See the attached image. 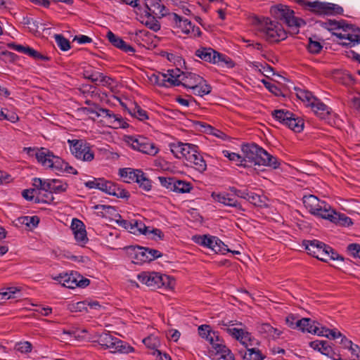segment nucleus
Segmentation results:
<instances>
[{"mask_svg":"<svg viewBox=\"0 0 360 360\" xmlns=\"http://www.w3.org/2000/svg\"><path fill=\"white\" fill-rule=\"evenodd\" d=\"M35 5L42 6L44 8H49L51 2H62L68 4H72L73 0H30Z\"/></svg>","mask_w":360,"mask_h":360,"instance_id":"nucleus-51","label":"nucleus"},{"mask_svg":"<svg viewBox=\"0 0 360 360\" xmlns=\"http://www.w3.org/2000/svg\"><path fill=\"white\" fill-rule=\"evenodd\" d=\"M73 234L77 244L79 245L80 246L84 247L89 241V239L86 236V229L74 233Z\"/></svg>","mask_w":360,"mask_h":360,"instance_id":"nucleus-55","label":"nucleus"},{"mask_svg":"<svg viewBox=\"0 0 360 360\" xmlns=\"http://www.w3.org/2000/svg\"><path fill=\"white\" fill-rule=\"evenodd\" d=\"M56 42L58 46L63 51L70 49V41L61 34L55 35Z\"/></svg>","mask_w":360,"mask_h":360,"instance_id":"nucleus-52","label":"nucleus"},{"mask_svg":"<svg viewBox=\"0 0 360 360\" xmlns=\"http://www.w3.org/2000/svg\"><path fill=\"white\" fill-rule=\"evenodd\" d=\"M272 117L280 123L285 125L288 120L292 117V112L285 110H274L271 112Z\"/></svg>","mask_w":360,"mask_h":360,"instance_id":"nucleus-43","label":"nucleus"},{"mask_svg":"<svg viewBox=\"0 0 360 360\" xmlns=\"http://www.w3.org/2000/svg\"><path fill=\"white\" fill-rule=\"evenodd\" d=\"M90 76V80L93 82L101 84L103 86H109L111 84L112 79L103 73L96 70H92Z\"/></svg>","mask_w":360,"mask_h":360,"instance_id":"nucleus-40","label":"nucleus"},{"mask_svg":"<svg viewBox=\"0 0 360 360\" xmlns=\"http://www.w3.org/2000/svg\"><path fill=\"white\" fill-rule=\"evenodd\" d=\"M127 110L131 116L137 118L140 121H145L148 119L146 110H143L136 103H134L133 106L128 108Z\"/></svg>","mask_w":360,"mask_h":360,"instance_id":"nucleus-38","label":"nucleus"},{"mask_svg":"<svg viewBox=\"0 0 360 360\" xmlns=\"http://www.w3.org/2000/svg\"><path fill=\"white\" fill-rule=\"evenodd\" d=\"M32 185L34 189L41 190L49 193L50 190V179H42L40 178H34L32 180Z\"/></svg>","mask_w":360,"mask_h":360,"instance_id":"nucleus-48","label":"nucleus"},{"mask_svg":"<svg viewBox=\"0 0 360 360\" xmlns=\"http://www.w3.org/2000/svg\"><path fill=\"white\" fill-rule=\"evenodd\" d=\"M328 30H338L334 34L340 39H345L342 44L352 47L360 44V29L353 25L347 24L345 20H329Z\"/></svg>","mask_w":360,"mask_h":360,"instance_id":"nucleus-5","label":"nucleus"},{"mask_svg":"<svg viewBox=\"0 0 360 360\" xmlns=\"http://www.w3.org/2000/svg\"><path fill=\"white\" fill-rule=\"evenodd\" d=\"M195 56L200 59L213 64H226L232 67V60L226 56L221 54L211 48H200L195 51Z\"/></svg>","mask_w":360,"mask_h":360,"instance_id":"nucleus-16","label":"nucleus"},{"mask_svg":"<svg viewBox=\"0 0 360 360\" xmlns=\"http://www.w3.org/2000/svg\"><path fill=\"white\" fill-rule=\"evenodd\" d=\"M76 274H60L58 277L55 278L64 287L68 288H75V287H85L87 286L90 281L87 278H83L80 276H78L79 280L76 278Z\"/></svg>","mask_w":360,"mask_h":360,"instance_id":"nucleus-20","label":"nucleus"},{"mask_svg":"<svg viewBox=\"0 0 360 360\" xmlns=\"http://www.w3.org/2000/svg\"><path fill=\"white\" fill-rule=\"evenodd\" d=\"M259 30L262 37L269 43H278L288 37L282 25L269 18H264L259 22Z\"/></svg>","mask_w":360,"mask_h":360,"instance_id":"nucleus-6","label":"nucleus"},{"mask_svg":"<svg viewBox=\"0 0 360 360\" xmlns=\"http://www.w3.org/2000/svg\"><path fill=\"white\" fill-rule=\"evenodd\" d=\"M309 106L321 119H326L330 113V108L317 98H315Z\"/></svg>","mask_w":360,"mask_h":360,"instance_id":"nucleus-31","label":"nucleus"},{"mask_svg":"<svg viewBox=\"0 0 360 360\" xmlns=\"http://www.w3.org/2000/svg\"><path fill=\"white\" fill-rule=\"evenodd\" d=\"M68 143L72 155L83 162H91L95 153L92 146L84 139H68Z\"/></svg>","mask_w":360,"mask_h":360,"instance_id":"nucleus-10","label":"nucleus"},{"mask_svg":"<svg viewBox=\"0 0 360 360\" xmlns=\"http://www.w3.org/2000/svg\"><path fill=\"white\" fill-rule=\"evenodd\" d=\"M21 291V288L17 286H9L0 289V302L14 297L16 292Z\"/></svg>","mask_w":360,"mask_h":360,"instance_id":"nucleus-41","label":"nucleus"},{"mask_svg":"<svg viewBox=\"0 0 360 360\" xmlns=\"http://www.w3.org/2000/svg\"><path fill=\"white\" fill-rule=\"evenodd\" d=\"M221 325L223 330L233 338L239 341L246 348L243 356L244 360H264L265 356L262 351L253 346L258 345V342L252 338L251 334L244 328H235L234 326H243L241 322L230 321L229 322L221 321Z\"/></svg>","mask_w":360,"mask_h":360,"instance_id":"nucleus-1","label":"nucleus"},{"mask_svg":"<svg viewBox=\"0 0 360 360\" xmlns=\"http://www.w3.org/2000/svg\"><path fill=\"white\" fill-rule=\"evenodd\" d=\"M191 90L192 94L196 96H203L205 95L209 94L211 92L212 87L203 79V82H202L200 84H198Z\"/></svg>","mask_w":360,"mask_h":360,"instance_id":"nucleus-46","label":"nucleus"},{"mask_svg":"<svg viewBox=\"0 0 360 360\" xmlns=\"http://www.w3.org/2000/svg\"><path fill=\"white\" fill-rule=\"evenodd\" d=\"M14 50L19 53H24L25 55H27L34 59H39L41 60H48L49 58L46 56H43L34 49L30 47V46H25L20 44H17L13 46Z\"/></svg>","mask_w":360,"mask_h":360,"instance_id":"nucleus-34","label":"nucleus"},{"mask_svg":"<svg viewBox=\"0 0 360 360\" xmlns=\"http://www.w3.org/2000/svg\"><path fill=\"white\" fill-rule=\"evenodd\" d=\"M127 250L128 253L131 256V258L134 259V263L147 262L148 259L146 254V248L141 246H129L127 248Z\"/></svg>","mask_w":360,"mask_h":360,"instance_id":"nucleus-30","label":"nucleus"},{"mask_svg":"<svg viewBox=\"0 0 360 360\" xmlns=\"http://www.w3.org/2000/svg\"><path fill=\"white\" fill-rule=\"evenodd\" d=\"M193 186L190 182L176 179L174 186V192L178 193H186L191 192Z\"/></svg>","mask_w":360,"mask_h":360,"instance_id":"nucleus-45","label":"nucleus"},{"mask_svg":"<svg viewBox=\"0 0 360 360\" xmlns=\"http://www.w3.org/2000/svg\"><path fill=\"white\" fill-rule=\"evenodd\" d=\"M183 72L179 68L167 70L166 72L153 73L150 77L151 82L165 87L179 86L181 84Z\"/></svg>","mask_w":360,"mask_h":360,"instance_id":"nucleus-14","label":"nucleus"},{"mask_svg":"<svg viewBox=\"0 0 360 360\" xmlns=\"http://www.w3.org/2000/svg\"><path fill=\"white\" fill-rule=\"evenodd\" d=\"M104 192L120 198H127L129 197L128 191L121 188L118 184L110 181L107 183V186Z\"/></svg>","mask_w":360,"mask_h":360,"instance_id":"nucleus-33","label":"nucleus"},{"mask_svg":"<svg viewBox=\"0 0 360 360\" xmlns=\"http://www.w3.org/2000/svg\"><path fill=\"white\" fill-rule=\"evenodd\" d=\"M211 196L214 201L221 203L226 206L236 207L240 210H243L240 203L232 193L226 192L216 193L214 192L212 193Z\"/></svg>","mask_w":360,"mask_h":360,"instance_id":"nucleus-23","label":"nucleus"},{"mask_svg":"<svg viewBox=\"0 0 360 360\" xmlns=\"http://www.w3.org/2000/svg\"><path fill=\"white\" fill-rule=\"evenodd\" d=\"M247 200L251 204L258 207H262L263 204H264L262 197L254 192L248 193Z\"/></svg>","mask_w":360,"mask_h":360,"instance_id":"nucleus-53","label":"nucleus"},{"mask_svg":"<svg viewBox=\"0 0 360 360\" xmlns=\"http://www.w3.org/2000/svg\"><path fill=\"white\" fill-rule=\"evenodd\" d=\"M297 97L303 102H306L308 105H310L313 101L316 98L312 96L311 93L309 91L295 89Z\"/></svg>","mask_w":360,"mask_h":360,"instance_id":"nucleus-49","label":"nucleus"},{"mask_svg":"<svg viewBox=\"0 0 360 360\" xmlns=\"http://www.w3.org/2000/svg\"><path fill=\"white\" fill-rule=\"evenodd\" d=\"M169 148L176 158L184 159L188 162L194 153H196L198 146L191 143L178 142L170 143Z\"/></svg>","mask_w":360,"mask_h":360,"instance_id":"nucleus-19","label":"nucleus"},{"mask_svg":"<svg viewBox=\"0 0 360 360\" xmlns=\"http://www.w3.org/2000/svg\"><path fill=\"white\" fill-rule=\"evenodd\" d=\"M222 153L224 157L227 158L230 161L234 162L236 165L245 167L243 156L227 150H224Z\"/></svg>","mask_w":360,"mask_h":360,"instance_id":"nucleus-47","label":"nucleus"},{"mask_svg":"<svg viewBox=\"0 0 360 360\" xmlns=\"http://www.w3.org/2000/svg\"><path fill=\"white\" fill-rule=\"evenodd\" d=\"M297 3L304 9L319 15H330L343 13V8L335 4L305 0H297Z\"/></svg>","mask_w":360,"mask_h":360,"instance_id":"nucleus-8","label":"nucleus"},{"mask_svg":"<svg viewBox=\"0 0 360 360\" xmlns=\"http://www.w3.org/2000/svg\"><path fill=\"white\" fill-rule=\"evenodd\" d=\"M270 13L273 17L284 22L289 27L297 29L304 24V20L295 17L294 11L285 5L278 4L272 6Z\"/></svg>","mask_w":360,"mask_h":360,"instance_id":"nucleus-12","label":"nucleus"},{"mask_svg":"<svg viewBox=\"0 0 360 360\" xmlns=\"http://www.w3.org/2000/svg\"><path fill=\"white\" fill-rule=\"evenodd\" d=\"M156 18H158L157 15L145 13L141 22L149 29L157 32L160 29V24Z\"/></svg>","mask_w":360,"mask_h":360,"instance_id":"nucleus-37","label":"nucleus"},{"mask_svg":"<svg viewBox=\"0 0 360 360\" xmlns=\"http://www.w3.org/2000/svg\"><path fill=\"white\" fill-rule=\"evenodd\" d=\"M320 332H321L322 333L319 335V336H325L328 338L333 340L339 338L342 336V334L340 331L337 330H330L323 326L321 327Z\"/></svg>","mask_w":360,"mask_h":360,"instance_id":"nucleus-50","label":"nucleus"},{"mask_svg":"<svg viewBox=\"0 0 360 360\" xmlns=\"http://www.w3.org/2000/svg\"><path fill=\"white\" fill-rule=\"evenodd\" d=\"M106 37L112 46L121 51L129 55H132L135 52L133 46L127 44L121 37L115 34L112 31L110 30L107 32Z\"/></svg>","mask_w":360,"mask_h":360,"instance_id":"nucleus-26","label":"nucleus"},{"mask_svg":"<svg viewBox=\"0 0 360 360\" xmlns=\"http://www.w3.org/2000/svg\"><path fill=\"white\" fill-rule=\"evenodd\" d=\"M169 18L174 24V27L179 29L181 33L188 37L195 39L201 36L202 32L199 27L193 25L188 19L176 13H169Z\"/></svg>","mask_w":360,"mask_h":360,"instance_id":"nucleus-15","label":"nucleus"},{"mask_svg":"<svg viewBox=\"0 0 360 360\" xmlns=\"http://www.w3.org/2000/svg\"><path fill=\"white\" fill-rule=\"evenodd\" d=\"M97 342L104 349H108L112 353L129 354L134 352V348L112 335L103 333L101 334Z\"/></svg>","mask_w":360,"mask_h":360,"instance_id":"nucleus-7","label":"nucleus"},{"mask_svg":"<svg viewBox=\"0 0 360 360\" xmlns=\"http://www.w3.org/2000/svg\"><path fill=\"white\" fill-rule=\"evenodd\" d=\"M142 342L148 349L151 350V354L155 358H159L160 360H162L164 357L167 360H172L171 356L168 354L162 352L159 349L160 342L158 336L154 335H148L142 340Z\"/></svg>","mask_w":360,"mask_h":360,"instance_id":"nucleus-21","label":"nucleus"},{"mask_svg":"<svg viewBox=\"0 0 360 360\" xmlns=\"http://www.w3.org/2000/svg\"><path fill=\"white\" fill-rule=\"evenodd\" d=\"M120 176L126 183L137 182L139 178L143 175V172L140 169H134L131 168H122L119 171Z\"/></svg>","mask_w":360,"mask_h":360,"instance_id":"nucleus-29","label":"nucleus"},{"mask_svg":"<svg viewBox=\"0 0 360 360\" xmlns=\"http://www.w3.org/2000/svg\"><path fill=\"white\" fill-rule=\"evenodd\" d=\"M309 345L314 350H317L326 356L330 357L333 353L332 347L329 345L327 341L324 340H315L309 343Z\"/></svg>","mask_w":360,"mask_h":360,"instance_id":"nucleus-36","label":"nucleus"},{"mask_svg":"<svg viewBox=\"0 0 360 360\" xmlns=\"http://www.w3.org/2000/svg\"><path fill=\"white\" fill-rule=\"evenodd\" d=\"M213 352L216 355L219 356V359L224 360H234L233 354L231 351L225 345L224 340L219 335V341H214L210 344Z\"/></svg>","mask_w":360,"mask_h":360,"instance_id":"nucleus-25","label":"nucleus"},{"mask_svg":"<svg viewBox=\"0 0 360 360\" xmlns=\"http://www.w3.org/2000/svg\"><path fill=\"white\" fill-rule=\"evenodd\" d=\"M199 335L208 341L210 344L214 341H219V333L212 330L210 325L203 324L198 328Z\"/></svg>","mask_w":360,"mask_h":360,"instance_id":"nucleus-28","label":"nucleus"},{"mask_svg":"<svg viewBox=\"0 0 360 360\" xmlns=\"http://www.w3.org/2000/svg\"><path fill=\"white\" fill-rule=\"evenodd\" d=\"M146 257L148 259L147 262L154 260L162 256V254L157 250L150 249L148 248H146Z\"/></svg>","mask_w":360,"mask_h":360,"instance_id":"nucleus-61","label":"nucleus"},{"mask_svg":"<svg viewBox=\"0 0 360 360\" xmlns=\"http://www.w3.org/2000/svg\"><path fill=\"white\" fill-rule=\"evenodd\" d=\"M347 251L350 255L360 259V245L357 243H351L347 246Z\"/></svg>","mask_w":360,"mask_h":360,"instance_id":"nucleus-62","label":"nucleus"},{"mask_svg":"<svg viewBox=\"0 0 360 360\" xmlns=\"http://www.w3.org/2000/svg\"><path fill=\"white\" fill-rule=\"evenodd\" d=\"M161 184L167 189L174 191V186L176 179L174 177H159Z\"/></svg>","mask_w":360,"mask_h":360,"instance_id":"nucleus-57","label":"nucleus"},{"mask_svg":"<svg viewBox=\"0 0 360 360\" xmlns=\"http://www.w3.org/2000/svg\"><path fill=\"white\" fill-rule=\"evenodd\" d=\"M139 187L146 191L151 190L152 184L151 181L146 176V174L143 172V175L137 180Z\"/></svg>","mask_w":360,"mask_h":360,"instance_id":"nucleus-54","label":"nucleus"},{"mask_svg":"<svg viewBox=\"0 0 360 360\" xmlns=\"http://www.w3.org/2000/svg\"><path fill=\"white\" fill-rule=\"evenodd\" d=\"M241 150L243 154L245 167L248 166L247 163L270 167L274 169L280 166V162L276 157L271 155L255 143L243 144L241 146Z\"/></svg>","mask_w":360,"mask_h":360,"instance_id":"nucleus-3","label":"nucleus"},{"mask_svg":"<svg viewBox=\"0 0 360 360\" xmlns=\"http://www.w3.org/2000/svg\"><path fill=\"white\" fill-rule=\"evenodd\" d=\"M104 192L120 198H127L129 197L128 191L121 188L118 184L110 181L107 183V186Z\"/></svg>","mask_w":360,"mask_h":360,"instance_id":"nucleus-32","label":"nucleus"},{"mask_svg":"<svg viewBox=\"0 0 360 360\" xmlns=\"http://www.w3.org/2000/svg\"><path fill=\"white\" fill-rule=\"evenodd\" d=\"M285 126L295 132H300L304 128L303 120L292 112V117L288 120Z\"/></svg>","mask_w":360,"mask_h":360,"instance_id":"nucleus-39","label":"nucleus"},{"mask_svg":"<svg viewBox=\"0 0 360 360\" xmlns=\"http://www.w3.org/2000/svg\"><path fill=\"white\" fill-rule=\"evenodd\" d=\"M127 143L132 149L150 156H155L160 151L158 146L144 136H129L127 138Z\"/></svg>","mask_w":360,"mask_h":360,"instance_id":"nucleus-13","label":"nucleus"},{"mask_svg":"<svg viewBox=\"0 0 360 360\" xmlns=\"http://www.w3.org/2000/svg\"><path fill=\"white\" fill-rule=\"evenodd\" d=\"M302 200L305 208L311 214L331 222H337L340 219V215L333 210L329 204L319 200L316 196L314 195H304Z\"/></svg>","mask_w":360,"mask_h":360,"instance_id":"nucleus-4","label":"nucleus"},{"mask_svg":"<svg viewBox=\"0 0 360 360\" xmlns=\"http://www.w3.org/2000/svg\"><path fill=\"white\" fill-rule=\"evenodd\" d=\"M24 150L30 155H34L37 162L45 169H51L56 173L66 172L73 174H77L75 168L69 166L68 162L46 148H41L36 150L32 148H24Z\"/></svg>","mask_w":360,"mask_h":360,"instance_id":"nucleus-2","label":"nucleus"},{"mask_svg":"<svg viewBox=\"0 0 360 360\" xmlns=\"http://www.w3.org/2000/svg\"><path fill=\"white\" fill-rule=\"evenodd\" d=\"M305 249L308 254L317 258L318 259L327 262L328 252L330 250V247L318 240L304 241Z\"/></svg>","mask_w":360,"mask_h":360,"instance_id":"nucleus-18","label":"nucleus"},{"mask_svg":"<svg viewBox=\"0 0 360 360\" xmlns=\"http://www.w3.org/2000/svg\"><path fill=\"white\" fill-rule=\"evenodd\" d=\"M83 110L87 115H94L96 117H102L105 118L108 125L114 129L125 128L128 124L120 115L113 113L108 109L99 108L97 105H94V108H84Z\"/></svg>","mask_w":360,"mask_h":360,"instance_id":"nucleus-11","label":"nucleus"},{"mask_svg":"<svg viewBox=\"0 0 360 360\" xmlns=\"http://www.w3.org/2000/svg\"><path fill=\"white\" fill-rule=\"evenodd\" d=\"M229 190L235 197L237 196L247 200L249 193V191H248L247 190L242 191L237 189L236 187H230Z\"/></svg>","mask_w":360,"mask_h":360,"instance_id":"nucleus-64","label":"nucleus"},{"mask_svg":"<svg viewBox=\"0 0 360 360\" xmlns=\"http://www.w3.org/2000/svg\"><path fill=\"white\" fill-rule=\"evenodd\" d=\"M71 229L72 231V233H74L81 231L82 230L85 229V226L81 220L74 218L72 220Z\"/></svg>","mask_w":360,"mask_h":360,"instance_id":"nucleus-63","label":"nucleus"},{"mask_svg":"<svg viewBox=\"0 0 360 360\" xmlns=\"http://www.w3.org/2000/svg\"><path fill=\"white\" fill-rule=\"evenodd\" d=\"M195 241L200 245L211 249L216 253L225 255L230 251L227 245L216 236L209 235L199 236L195 238Z\"/></svg>","mask_w":360,"mask_h":360,"instance_id":"nucleus-17","label":"nucleus"},{"mask_svg":"<svg viewBox=\"0 0 360 360\" xmlns=\"http://www.w3.org/2000/svg\"><path fill=\"white\" fill-rule=\"evenodd\" d=\"M188 164L201 173L205 172L207 169L206 162L199 153L198 149L196 150V153H194L193 155H192L191 158L188 160Z\"/></svg>","mask_w":360,"mask_h":360,"instance_id":"nucleus-35","label":"nucleus"},{"mask_svg":"<svg viewBox=\"0 0 360 360\" xmlns=\"http://www.w3.org/2000/svg\"><path fill=\"white\" fill-rule=\"evenodd\" d=\"M50 184L49 194L65 192L68 186L66 183L59 179H50Z\"/></svg>","mask_w":360,"mask_h":360,"instance_id":"nucleus-44","label":"nucleus"},{"mask_svg":"<svg viewBox=\"0 0 360 360\" xmlns=\"http://www.w3.org/2000/svg\"><path fill=\"white\" fill-rule=\"evenodd\" d=\"M296 326H298L299 329L302 332H307L317 335L322 333L320 332L322 325L309 318L299 319L296 321Z\"/></svg>","mask_w":360,"mask_h":360,"instance_id":"nucleus-24","label":"nucleus"},{"mask_svg":"<svg viewBox=\"0 0 360 360\" xmlns=\"http://www.w3.org/2000/svg\"><path fill=\"white\" fill-rule=\"evenodd\" d=\"M22 223L29 227H36L39 223L37 216H26L22 218Z\"/></svg>","mask_w":360,"mask_h":360,"instance_id":"nucleus-58","label":"nucleus"},{"mask_svg":"<svg viewBox=\"0 0 360 360\" xmlns=\"http://www.w3.org/2000/svg\"><path fill=\"white\" fill-rule=\"evenodd\" d=\"M137 278L141 283L153 288H171L174 284L170 276L155 271H143Z\"/></svg>","mask_w":360,"mask_h":360,"instance_id":"nucleus-9","label":"nucleus"},{"mask_svg":"<svg viewBox=\"0 0 360 360\" xmlns=\"http://www.w3.org/2000/svg\"><path fill=\"white\" fill-rule=\"evenodd\" d=\"M144 7V13L157 15L160 18L167 14V9L162 4L161 0H141Z\"/></svg>","mask_w":360,"mask_h":360,"instance_id":"nucleus-22","label":"nucleus"},{"mask_svg":"<svg viewBox=\"0 0 360 360\" xmlns=\"http://www.w3.org/2000/svg\"><path fill=\"white\" fill-rule=\"evenodd\" d=\"M32 346L30 342H20L15 345V349L21 353H28L32 351Z\"/></svg>","mask_w":360,"mask_h":360,"instance_id":"nucleus-56","label":"nucleus"},{"mask_svg":"<svg viewBox=\"0 0 360 360\" xmlns=\"http://www.w3.org/2000/svg\"><path fill=\"white\" fill-rule=\"evenodd\" d=\"M131 226L129 227V232L134 235L139 234H146L147 233V227L145 224L138 219H131Z\"/></svg>","mask_w":360,"mask_h":360,"instance_id":"nucleus-42","label":"nucleus"},{"mask_svg":"<svg viewBox=\"0 0 360 360\" xmlns=\"http://www.w3.org/2000/svg\"><path fill=\"white\" fill-rule=\"evenodd\" d=\"M114 221L119 226L122 227L129 232V227L131 226V220L127 221L123 219L120 214H116L115 218H112Z\"/></svg>","mask_w":360,"mask_h":360,"instance_id":"nucleus-60","label":"nucleus"},{"mask_svg":"<svg viewBox=\"0 0 360 360\" xmlns=\"http://www.w3.org/2000/svg\"><path fill=\"white\" fill-rule=\"evenodd\" d=\"M322 48V45L319 41H312L311 39H309L307 49L311 53L317 54L321 52Z\"/></svg>","mask_w":360,"mask_h":360,"instance_id":"nucleus-59","label":"nucleus"},{"mask_svg":"<svg viewBox=\"0 0 360 360\" xmlns=\"http://www.w3.org/2000/svg\"><path fill=\"white\" fill-rule=\"evenodd\" d=\"M203 82V78L193 72H183L181 84L188 89H193L198 84Z\"/></svg>","mask_w":360,"mask_h":360,"instance_id":"nucleus-27","label":"nucleus"}]
</instances>
